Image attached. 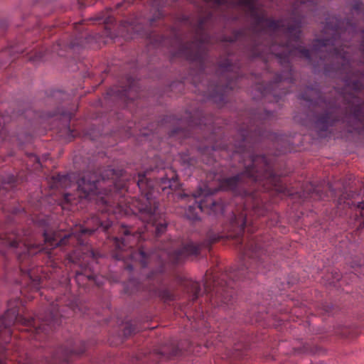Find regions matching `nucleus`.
Returning <instances> with one entry per match:
<instances>
[{"label": "nucleus", "mask_w": 364, "mask_h": 364, "mask_svg": "<svg viewBox=\"0 0 364 364\" xmlns=\"http://www.w3.org/2000/svg\"><path fill=\"white\" fill-rule=\"evenodd\" d=\"M136 33L137 34L141 36H144L146 37V38H149L151 41L152 39V37L154 36L155 35L151 33H144L143 31H136Z\"/></svg>", "instance_id": "obj_26"}, {"label": "nucleus", "mask_w": 364, "mask_h": 364, "mask_svg": "<svg viewBox=\"0 0 364 364\" xmlns=\"http://www.w3.org/2000/svg\"><path fill=\"white\" fill-rule=\"evenodd\" d=\"M179 197H180L181 199H183V198H186V197H188V196H187L186 194H181V195L179 196Z\"/></svg>", "instance_id": "obj_39"}, {"label": "nucleus", "mask_w": 364, "mask_h": 364, "mask_svg": "<svg viewBox=\"0 0 364 364\" xmlns=\"http://www.w3.org/2000/svg\"><path fill=\"white\" fill-rule=\"evenodd\" d=\"M358 211L359 212V215L356 213V220L360 221L359 228H364V201L359 203L357 205Z\"/></svg>", "instance_id": "obj_22"}, {"label": "nucleus", "mask_w": 364, "mask_h": 364, "mask_svg": "<svg viewBox=\"0 0 364 364\" xmlns=\"http://www.w3.org/2000/svg\"><path fill=\"white\" fill-rule=\"evenodd\" d=\"M220 239V235L209 232L208 239L198 244L193 242H188L182 248L175 250L173 252H168V260L173 263H178L181 259L188 256L198 255L203 248L210 249L211 245Z\"/></svg>", "instance_id": "obj_11"}, {"label": "nucleus", "mask_w": 364, "mask_h": 364, "mask_svg": "<svg viewBox=\"0 0 364 364\" xmlns=\"http://www.w3.org/2000/svg\"><path fill=\"white\" fill-rule=\"evenodd\" d=\"M134 331V326L130 323H127L126 326L123 330V333L124 336H130Z\"/></svg>", "instance_id": "obj_23"}, {"label": "nucleus", "mask_w": 364, "mask_h": 364, "mask_svg": "<svg viewBox=\"0 0 364 364\" xmlns=\"http://www.w3.org/2000/svg\"><path fill=\"white\" fill-rule=\"evenodd\" d=\"M203 24H204V21L203 19L200 20L198 28H197V32L201 31L203 29Z\"/></svg>", "instance_id": "obj_29"}, {"label": "nucleus", "mask_w": 364, "mask_h": 364, "mask_svg": "<svg viewBox=\"0 0 364 364\" xmlns=\"http://www.w3.org/2000/svg\"><path fill=\"white\" fill-rule=\"evenodd\" d=\"M72 199H73V196L70 193H65L64 195V200L67 202V203H72Z\"/></svg>", "instance_id": "obj_27"}, {"label": "nucleus", "mask_w": 364, "mask_h": 364, "mask_svg": "<svg viewBox=\"0 0 364 364\" xmlns=\"http://www.w3.org/2000/svg\"><path fill=\"white\" fill-rule=\"evenodd\" d=\"M108 22V19H106L104 21V23H107Z\"/></svg>", "instance_id": "obj_48"}, {"label": "nucleus", "mask_w": 364, "mask_h": 364, "mask_svg": "<svg viewBox=\"0 0 364 364\" xmlns=\"http://www.w3.org/2000/svg\"><path fill=\"white\" fill-rule=\"evenodd\" d=\"M195 203L188 205L186 210V215L189 220L199 219V212H204L208 215H223L225 211V203L221 199L213 198V192L200 191L198 193L193 194Z\"/></svg>", "instance_id": "obj_9"}, {"label": "nucleus", "mask_w": 364, "mask_h": 364, "mask_svg": "<svg viewBox=\"0 0 364 364\" xmlns=\"http://www.w3.org/2000/svg\"><path fill=\"white\" fill-rule=\"evenodd\" d=\"M225 277H227V276L223 275L222 279H218L215 276L213 277V290L215 291V289L216 293H219L220 291V289H218V286H220V287L222 289H221L222 292H220L221 296L223 297L222 301L223 303H225L228 304L229 301H228L226 297L223 295V293H225V291H228V290L224 289V287L225 286L227 288L228 287L232 288V287H231L230 282L225 281Z\"/></svg>", "instance_id": "obj_18"}, {"label": "nucleus", "mask_w": 364, "mask_h": 364, "mask_svg": "<svg viewBox=\"0 0 364 364\" xmlns=\"http://www.w3.org/2000/svg\"><path fill=\"white\" fill-rule=\"evenodd\" d=\"M14 176H12V177L9 179V181H8V183H12V182H14Z\"/></svg>", "instance_id": "obj_40"}, {"label": "nucleus", "mask_w": 364, "mask_h": 364, "mask_svg": "<svg viewBox=\"0 0 364 364\" xmlns=\"http://www.w3.org/2000/svg\"><path fill=\"white\" fill-rule=\"evenodd\" d=\"M120 237H113L112 242L114 246L115 253L113 257L117 260H124L127 257L134 262H139L141 266L144 268L155 257V256L162 257L161 255L156 254L154 252H147L144 247H140L138 250H131V249L140 240L144 239V235L134 230L132 227H127L122 225L119 229Z\"/></svg>", "instance_id": "obj_7"}, {"label": "nucleus", "mask_w": 364, "mask_h": 364, "mask_svg": "<svg viewBox=\"0 0 364 364\" xmlns=\"http://www.w3.org/2000/svg\"><path fill=\"white\" fill-rule=\"evenodd\" d=\"M341 25V22L337 17L330 16L326 18L323 31L325 34H330L331 37L314 40L311 50L300 45L294 48H290L289 45H287L286 47V49L288 50L287 54H285L283 57L281 53L277 54L280 58L281 65L288 71L287 75H284V71L277 74L276 80L269 82L261 91V95L263 97L272 95L278 101L282 95L287 94V91L277 93L275 88L280 87L279 83L283 80H289V81H291V77H289V75H292L290 58L297 55L304 57L311 63H313L312 55L319 56V60L314 63L315 68L323 66L326 75H330L334 72L344 73L345 76L343 80L346 87L355 92L363 90L364 83L360 79V77H364L363 73L358 70H353L349 53L345 51L343 48L338 49L336 48V46H340L338 41L343 33Z\"/></svg>", "instance_id": "obj_2"}, {"label": "nucleus", "mask_w": 364, "mask_h": 364, "mask_svg": "<svg viewBox=\"0 0 364 364\" xmlns=\"http://www.w3.org/2000/svg\"><path fill=\"white\" fill-rule=\"evenodd\" d=\"M272 116H273L272 112H268V111H264V113L262 114H261V116H259V118L265 120V119H270Z\"/></svg>", "instance_id": "obj_25"}, {"label": "nucleus", "mask_w": 364, "mask_h": 364, "mask_svg": "<svg viewBox=\"0 0 364 364\" xmlns=\"http://www.w3.org/2000/svg\"><path fill=\"white\" fill-rule=\"evenodd\" d=\"M183 161L187 162L188 167H191V166L193 165V160L192 159H190V158H188V159H183Z\"/></svg>", "instance_id": "obj_32"}, {"label": "nucleus", "mask_w": 364, "mask_h": 364, "mask_svg": "<svg viewBox=\"0 0 364 364\" xmlns=\"http://www.w3.org/2000/svg\"><path fill=\"white\" fill-rule=\"evenodd\" d=\"M183 285L187 289V291L192 294L191 300L193 301H196L201 293L200 284L198 282L186 279L184 281Z\"/></svg>", "instance_id": "obj_19"}, {"label": "nucleus", "mask_w": 364, "mask_h": 364, "mask_svg": "<svg viewBox=\"0 0 364 364\" xmlns=\"http://www.w3.org/2000/svg\"><path fill=\"white\" fill-rule=\"evenodd\" d=\"M90 254V255L93 256V252H91Z\"/></svg>", "instance_id": "obj_50"}, {"label": "nucleus", "mask_w": 364, "mask_h": 364, "mask_svg": "<svg viewBox=\"0 0 364 364\" xmlns=\"http://www.w3.org/2000/svg\"><path fill=\"white\" fill-rule=\"evenodd\" d=\"M204 287H205V291H209V290L210 291V287H209V284H208L207 282H205Z\"/></svg>", "instance_id": "obj_35"}, {"label": "nucleus", "mask_w": 364, "mask_h": 364, "mask_svg": "<svg viewBox=\"0 0 364 364\" xmlns=\"http://www.w3.org/2000/svg\"><path fill=\"white\" fill-rule=\"evenodd\" d=\"M263 250L261 249L260 246L257 245H253L251 244L248 250H245L244 253L245 257H248L251 259V262L250 264V267H247L246 264H242L238 269L235 271L232 274L228 276L230 278L232 279H240L242 278L247 277L245 275V272H247V269H250V272H253L255 269H257V272L264 273L263 271V259L262 258V255L263 254Z\"/></svg>", "instance_id": "obj_13"}, {"label": "nucleus", "mask_w": 364, "mask_h": 364, "mask_svg": "<svg viewBox=\"0 0 364 364\" xmlns=\"http://www.w3.org/2000/svg\"><path fill=\"white\" fill-rule=\"evenodd\" d=\"M29 158L33 160L34 161L37 162L38 164H39L40 159H39V158L37 156H36L34 154H31L29 156Z\"/></svg>", "instance_id": "obj_31"}, {"label": "nucleus", "mask_w": 364, "mask_h": 364, "mask_svg": "<svg viewBox=\"0 0 364 364\" xmlns=\"http://www.w3.org/2000/svg\"><path fill=\"white\" fill-rule=\"evenodd\" d=\"M0 208L2 209L4 211L6 210V208H5L4 205H3L1 202H0Z\"/></svg>", "instance_id": "obj_38"}, {"label": "nucleus", "mask_w": 364, "mask_h": 364, "mask_svg": "<svg viewBox=\"0 0 364 364\" xmlns=\"http://www.w3.org/2000/svg\"><path fill=\"white\" fill-rule=\"evenodd\" d=\"M180 132V129H178V128L174 129L171 132V133L170 134V135H171V136H173V135H174L175 134H176V133H178V132Z\"/></svg>", "instance_id": "obj_34"}, {"label": "nucleus", "mask_w": 364, "mask_h": 364, "mask_svg": "<svg viewBox=\"0 0 364 364\" xmlns=\"http://www.w3.org/2000/svg\"><path fill=\"white\" fill-rule=\"evenodd\" d=\"M105 176H102V178L95 173H87L85 174L77 181V191L79 197L87 200H92L103 193L100 191L102 188V183H105Z\"/></svg>", "instance_id": "obj_12"}, {"label": "nucleus", "mask_w": 364, "mask_h": 364, "mask_svg": "<svg viewBox=\"0 0 364 364\" xmlns=\"http://www.w3.org/2000/svg\"><path fill=\"white\" fill-rule=\"evenodd\" d=\"M168 120L170 122L171 120V117H167Z\"/></svg>", "instance_id": "obj_45"}, {"label": "nucleus", "mask_w": 364, "mask_h": 364, "mask_svg": "<svg viewBox=\"0 0 364 364\" xmlns=\"http://www.w3.org/2000/svg\"><path fill=\"white\" fill-rule=\"evenodd\" d=\"M125 269L129 271H132L134 267H133V265H132V264H127V267H125Z\"/></svg>", "instance_id": "obj_36"}, {"label": "nucleus", "mask_w": 364, "mask_h": 364, "mask_svg": "<svg viewBox=\"0 0 364 364\" xmlns=\"http://www.w3.org/2000/svg\"><path fill=\"white\" fill-rule=\"evenodd\" d=\"M110 218L101 213L88 218L84 225L76 226L70 232L61 235L60 233L50 232L43 227H39L38 233L28 231L23 234L11 232H0V243L6 246L9 252L16 255L19 262V270L22 279L19 282L31 291H38L41 288V277L38 274V269L32 267V257L44 250H50L58 246L77 243L82 245V238L85 234L91 235L96 230L107 232L112 226Z\"/></svg>", "instance_id": "obj_3"}, {"label": "nucleus", "mask_w": 364, "mask_h": 364, "mask_svg": "<svg viewBox=\"0 0 364 364\" xmlns=\"http://www.w3.org/2000/svg\"><path fill=\"white\" fill-rule=\"evenodd\" d=\"M299 1L301 6H304L307 4H313L314 0H299Z\"/></svg>", "instance_id": "obj_30"}, {"label": "nucleus", "mask_w": 364, "mask_h": 364, "mask_svg": "<svg viewBox=\"0 0 364 364\" xmlns=\"http://www.w3.org/2000/svg\"><path fill=\"white\" fill-rule=\"evenodd\" d=\"M63 176H60V175H58L55 178H54V179H55V182H56V183H59V182H60V181L62 180V178H63Z\"/></svg>", "instance_id": "obj_33"}, {"label": "nucleus", "mask_w": 364, "mask_h": 364, "mask_svg": "<svg viewBox=\"0 0 364 364\" xmlns=\"http://www.w3.org/2000/svg\"><path fill=\"white\" fill-rule=\"evenodd\" d=\"M218 70L220 73L219 83L209 82L206 85L203 81L199 83H196L194 81V83L195 87H198V90L205 97L211 99L215 103L220 105L225 101L226 95L228 92L235 88L239 76L237 75L235 80L230 79L234 66L231 64L229 59L220 62Z\"/></svg>", "instance_id": "obj_8"}, {"label": "nucleus", "mask_w": 364, "mask_h": 364, "mask_svg": "<svg viewBox=\"0 0 364 364\" xmlns=\"http://www.w3.org/2000/svg\"><path fill=\"white\" fill-rule=\"evenodd\" d=\"M176 55L183 56L188 60L198 64L200 67L199 77L203 76L206 53L203 39H194L185 45L180 44Z\"/></svg>", "instance_id": "obj_10"}, {"label": "nucleus", "mask_w": 364, "mask_h": 364, "mask_svg": "<svg viewBox=\"0 0 364 364\" xmlns=\"http://www.w3.org/2000/svg\"><path fill=\"white\" fill-rule=\"evenodd\" d=\"M242 33H243V31H242V30L237 31L235 32V39H228V41H234L235 40H237V39L240 38V35L242 34Z\"/></svg>", "instance_id": "obj_28"}, {"label": "nucleus", "mask_w": 364, "mask_h": 364, "mask_svg": "<svg viewBox=\"0 0 364 364\" xmlns=\"http://www.w3.org/2000/svg\"><path fill=\"white\" fill-rule=\"evenodd\" d=\"M19 304L18 299L9 301L7 310L0 317V341L4 343L9 342L12 333L11 327L15 322L25 326V331L30 332L32 338L38 341L45 338L48 332L52 331L61 323L63 315L60 314V304L58 300L50 304V310L48 314L29 318L19 315ZM5 358L6 348L1 346L0 364H5Z\"/></svg>", "instance_id": "obj_6"}, {"label": "nucleus", "mask_w": 364, "mask_h": 364, "mask_svg": "<svg viewBox=\"0 0 364 364\" xmlns=\"http://www.w3.org/2000/svg\"><path fill=\"white\" fill-rule=\"evenodd\" d=\"M104 193L106 195V197L102 196L100 199V203L105 205V208L102 210V211L108 213L109 214L110 213L112 214L119 213L121 212L122 207L119 205L114 206V205L110 204L107 191L105 190Z\"/></svg>", "instance_id": "obj_20"}, {"label": "nucleus", "mask_w": 364, "mask_h": 364, "mask_svg": "<svg viewBox=\"0 0 364 364\" xmlns=\"http://www.w3.org/2000/svg\"><path fill=\"white\" fill-rule=\"evenodd\" d=\"M255 124V122H253ZM240 141L235 144L233 156L240 154V159L245 166L244 171L220 181L218 190L231 191L235 195L245 198V212L238 215L232 214L230 227L232 233L230 237H240L244 233L247 223L246 211L252 208V211L257 216H264L269 210V205L264 202L259 191H275L277 193L292 196L291 191L281 178L274 174L272 166L267 159L263 155H255L251 150L262 135L259 129L255 124L247 126L245 129L238 130Z\"/></svg>", "instance_id": "obj_1"}, {"label": "nucleus", "mask_w": 364, "mask_h": 364, "mask_svg": "<svg viewBox=\"0 0 364 364\" xmlns=\"http://www.w3.org/2000/svg\"><path fill=\"white\" fill-rule=\"evenodd\" d=\"M153 21H154V19H150V21H149V24H150V25H152Z\"/></svg>", "instance_id": "obj_43"}, {"label": "nucleus", "mask_w": 364, "mask_h": 364, "mask_svg": "<svg viewBox=\"0 0 364 364\" xmlns=\"http://www.w3.org/2000/svg\"><path fill=\"white\" fill-rule=\"evenodd\" d=\"M339 279H340V277H339V275H338L336 280H339Z\"/></svg>", "instance_id": "obj_47"}, {"label": "nucleus", "mask_w": 364, "mask_h": 364, "mask_svg": "<svg viewBox=\"0 0 364 364\" xmlns=\"http://www.w3.org/2000/svg\"><path fill=\"white\" fill-rule=\"evenodd\" d=\"M4 191V188H0V195L3 194Z\"/></svg>", "instance_id": "obj_41"}, {"label": "nucleus", "mask_w": 364, "mask_h": 364, "mask_svg": "<svg viewBox=\"0 0 364 364\" xmlns=\"http://www.w3.org/2000/svg\"><path fill=\"white\" fill-rule=\"evenodd\" d=\"M212 150H213V151H216L215 147V146H213V147H212Z\"/></svg>", "instance_id": "obj_44"}, {"label": "nucleus", "mask_w": 364, "mask_h": 364, "mask_svg": "<svg viewBox=\"0 0 364 364\" xmlns=\"http://www.w3.org/2000/svg\"><path fill=\"white\" fill-rule=\"evenodd\" d=\"M161 39H162V37H160V41H159V43H161Z\"/></svg>", "instance_id": "obj_49"}, {"label": "nucleus", "mask_w": 364, "mask_h": 364, "mask_svg": "<svg viewBox=\"0 0 364 364\" xmlns=\"http://www.w3.org/2000/svg\"><path fill=\"white\" fill-rule=\"evenodd\" d=\"M223 149H228V147L225 146H223Z\"/></svg>", "instance_id": "obj_46"}, {"label": "nucleus", "mask_w": 364, "mask_h": 364, "mask_svg": "<svg viewBox=\"0 0 364 364\" xmlns=\"http://www.w3.org/2000/svg\"><path fill=\"white\" fill-rule=\"evenodd\" d=\"M43 57V55L42 54L41 52H39L36 55V58H38V59H41Z\"/></svg>", "instance_id": "obj_37"}, {"label": "nucleus", "mask_w": 364, "mask_h": 364, "mask_svg": "<svg viewBox=\"0 0 364 364\" xmlns=\"http://www.w3.org/2000/svg\"><path fill=\"white\" fill-rule=\"evenodd\" d=\"M237 4L240 6H245L250 11V17L254 21L252 29L255 33L257 38H260L265 36L267 30L275 32L280 28L286 29L288 40L285 43L277 44L272 42L269 46L257 43L255 45V48L257 51V56L263 58L264 54L267 53L276 58L281 65L280 58L277 54L281 53L282 57L287 54L288 50L286 49L287 45H289L290 48H297L299 46L301 34L300 28L302 23L301 18H295L291 25L286 26L283 19L274 20L267 18L264 11H259L255 0H238Z\"/></svg>", "instance_id": "obj_5"}, {"label": "nucleus", "mask_w": 364, "mask_h": 364, "mask_svg": "<svg viewBox=\"0 0 364 364\" xmlns=\"http://www.w3.org/2000/svg\"><path fill=\"white\" fill-rule=\"evenodd\" d=\"M107 176H111L112 185L113 188L119 191L127 188V177L125 171L123 170L116 171L114 169H107L105 171Z\"/></svg>", "instance_id": "obj_17"}, {"label": "nucleus", "mask_w": 364, "mask_h": 364, "mask_svg": "<svg viewBox=\"0 0 364 364\" xmlns=\"http://www.w3.org/2000/svg\"><path fill=\"white\" fill-rule=\"evenodd\" d=\"M141 192L139 199L132 203L133 211L138 215L139 219L146 224V228H154L156 236L159 237L166 232L167 223L161 222V215L158 214V205L155 200L160 191L167 189L176 190L179 187L178 176L172 169H168L164 176L155 181L149 180L144 173H139L138 178H134Z\"/></svg>", "instance_id": "obj_4"}, {"label": "nucleus", "mask_w": 364, "mask_h": 364, "mask_svg": "<svg viewBox=\"0 0 364 364\" xmlns=\"http://www.w3.org/2000/svg\"><path fill=\"white\" fill-rule=\"evenodd\" d=\"M189 125H190L191 127L193 126V121H191V122H189Z\"/></svg>", "instance_id": "obj_42"}, {"label": "nucleus", "mask_w": 364, "mask_h": 364, "mask_svg": "<svg viewBox=\"0 0 364 364\" xmlns=\"http://www.w3.org/2000/svg\"><path fill=\"white\" fill-rule=\"evenodd\" d=\"M163 272V267H161L156 272H151L149 276V279H157V280H159L160 278H159V275L162 273Z\"/></svg>", "instance_id": "obj_24"}, {"label": "nucleus", "mask_w": 364, "mask_h": 364, "mask_svg": "<svg viewBox=\"0 0 364 364\" xmlns=\"http://www.w3.org/2000/svg\"><path fill=\"white\" fill-rule=\"evenodd\" d=\"M127 84L121 89L118 87H112L109 90L111 95H114L120 99L124 100H134L136 97L135 95H132V92H136V82L132 77L128 76L127 77Z\"/></svg>", "instance_id": "obj_16"}, {"label": "nucleus", "mask_w": 364, "mask_h": 364, "mask_svg": "<svg viewBox=\"0 0 364 364\" xmlns=\"http://www.w3.org/2000/svg\"><path fill=\"white\" fill-rule=\"evenodd\" d=\"M151 291L154 295L157 296L165 302L174 299V295L167 289H155Z\"/></svg>", "instance_id": "obj_21"}, {"label": "nucleus", "mask_w": 364, "mask_h": 364, "mask_svg": "<svg viewBox=\"0 0 364 364\" xmlns=\"http://www.w3.org/2000/svg\"><path fill=\"white\" fill-rule=\"evenodd\" d=\"M68 259L73 264H79V269L75 271V281L80 287H85L89 282H95V277L91 272L88 264H82L81 256H79L78 250L68 255Z\"/></svg>", "instance_id": "obj_15"}, {"label": "nucleus", "mask_w": 364, "mask_h": 364, "mask_svg": "<svg viewBox=\"0 0 364 364\" xmlns=\"http://www.w3.org/2000/svg\"><path fill=\"white\" fill-rule=\"evenodd\" d=\"M85 343L82 341H77L70 345L69 348L60 347L55 350L47 363L48 364L68 363L71 355H80L85 351Z\"/></svg>", "instance_id": "obj_14"}]
</instances>
